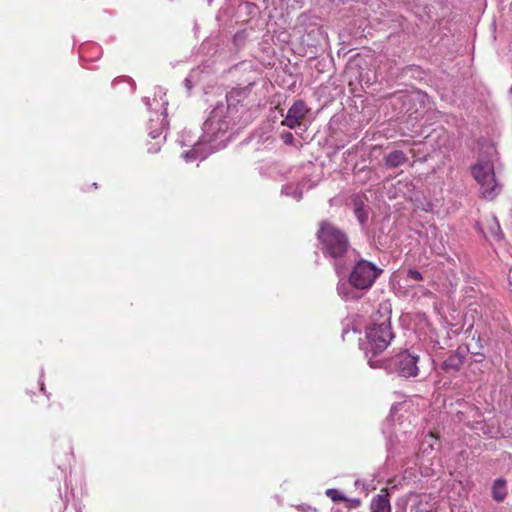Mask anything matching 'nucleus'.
I'll return each instance as SVG.
<instances>
[{
	"label": "nucleus",
	"mask_w": 512,
	"mask_h": 512,
	"mask_svg": "<svg viewBox=\"0 0 512 512\" xmlns=\"http://www.w3.org/2000/svg\"><path fill=\"white\" fill-rule=\"evenodd\" d=\"M381 272V269L377 268L373 263L360 260L354 266L349 276V282L357 289H367L372 286Z\"/></svg>",
	"instance_id": "obj_3"
},
{
	"label": "nucleus",
	"mask_w": 512,
	"mask_h": 512,
	"mask_svg": "<svg viewBox=\"0 0 512 512\" xmlns=\"http://www.w3.org/2000/svg\"><path fill=\"white\" fill-rule=\"evenodd\" d=\"M472 175L481 186L485 198L492 199L495 195L497 183L493 164L490 161H479L472 167Z\"/></svg>",
	"instance_id": "obj_4"
},
{
	"label": "nucleus",
	"mask_w": 512,
	"mask_h": 512,
	"mask_svg": "<svg viewBox=\"0 0 512 512\" xmlns=\"http://www.w3.org/2000/svg\"><path fill=\"white\" fill-rule=\"evenodd\" d=\"M407 278L412 279L414 281H421L423 279L422 274L415 270V269H409L407 272Z\"/></svg>",
	"instance_id": "obj_16"
},
{
	"label": "nucleus",
	"mask_w": 512,
	"mask_h": 512,
	"mask_svg": "<svg viewBox=\"0 0 512 512\" xmlns=\"http://www.w3.org/2000/svg\"><path fill=\"white\" fill-rule=\"evenodd\" d=\"M282 138H283V141H284V143H285V144H287V145H291V144H293L294 136H293V134H292V133L287 132V133H285V134L283 135V137H282Z\"/></svg>",
	"instance_id": "obj_17"
},
{
	"label": "nucleus",
	"mask_w": 512,
	"mask_h": 512,
	"mask_svg": "<svg viewBox=\"0 0 512 512\" xmlns=\"http://www.w3.org/2000/svg\"><path fill=\"white\" fill-rule=\"evenodd\" d=\"M477 356H479V358H477L475 360L476 362H481L484 359V355L483 354H477Z\"/></svg>",
	"instance_id": "obj_18"
},
{
	"label": "nucleus",
	"mask_w": 512,
	"mask_h": 512,
	"mask_svg": "<svg viewBox=\"0 0 512 512\" xmlns=\"http://www.w3.org/2000/svg\"><path fill=\"white\" fill-rule=\"evenodd\" d=\"M408 160L405 153L401 150L391 151L384 157L385 165L388 168H396L403 165Z\"/></svg>",
	"instance_id": "obj_9"
},
{
	"label": "nucleus",
	"mask_w": 512,
	"mask_h": 512,
	"mask_svg": "<svg viewBox=\"0 0 512 512\" xmlns=\"http://www.w3.org/2000/svg\"><path fill=\"white\" fill-rule=\"evenodd\" d=\"M392 338L389 318H385L379 323L373 322L366 330V341L363 343L366 355L370 359L379 355L388 347Z\"/></svg>",
	"instance_id": "obj_2"
},
{
	"label": "nucleus",
	"mask_w": 512,
	"mask_h": 512,
	"mask_svg": "<svg viewBox=\"0 0 512 512\" xmlns=\"http://www.w3.org/2000/svg\"><path fill=\"white\" fill-rule=\"evenodd\" d=\"M437 440L438 437L435 436L432 432H430L422 443L421 453L423 455L430 454L434 450L433 442H436Z\"/></svg>",
	"instance_id": "obj_12"
},
{
	"label": "nucleus",
	"mask_w": 512,
	"mask_h": 512,
	"mask_svg": "<svg viewBox=\"0 0 512 512\" xmlns=\"http://www.w3.org/2000/svg\"><path fill=\"white\" fill-rule=\"evenodd\" d=\"M418 357L408 352L399 353L394 358L395 371L402 377L409 378L418 375Z\"/></svg>",
	"instance_id": "obj_5"
},
{
	"label": "nucleus",
	"mask_w": 512,
	"mask_h": 512,
	"mask_svg": "<svg viewBox=\"0 0 512 512\" xmlns=\"http://www.w3.org/2000/svg\"><path fill=\"white\" fill-rule=\"evenodd\" d=\"M488 229L494 238H496V239L501 238V236H502L501 228L495 218H493L489 221Z\"/></svg>",
	"instance_id": "obj_13"
},
{
	"label": "nucleus",
	"mask_w": 512,
	"mask_h": 512,
	"mask_svg": "<svg viewBox=\"0 0 512 512\" xmlns=\"http://www.w3.org/2000/svg\"><path fill=\"white\" fill-rule=\"evenodd\" d=\"M324 256L339 259L346 256L350 249L348 235L333 223L323 220L316 233Z\"/></svg>",
	"instance_id": "obj_1"
},
{
	"label": "nucleus",
	"mask_w": 512,
	"mask_h": 512,
	"mask_svg": "<svg viewBox=\"0 0 512 512\" xmlns=\"http://www.w3.org/2000/svg\"><path fill=\"white\" fill-rule=\"evenodd\" d=\"M507 496L506 480L499 478L492 486V497L497 502H503Z\"/></svg>",
	"instance_id": "obj_10"
},
{
	"label": "nucleus",
	"mask_w": 512,
	"mask_h": 512,
	"mask_svg": "<svg viewBox=\"0 0 512 512\" xmlns=\"http://www.w3.org/2000/svg\"><path fill=\"white\" fill-rule=\"evenodd\" d=\"M465 362V354L459 350L451 352L441 364V369L446 373L458 372Z\"/></svg>",
	"instance_id": "obj_8"
},
{
	"label": "nucleus",
	"mask_w": 512,
	"mask_h": 512,
	"mask_svg": "<svg viewBox=\"0 0 512 512\" xmlns=\"http://www.w3.org/2000/svg\"><path fill=\"white\" fill-rule=\"evenodd\" d=\"M326 496L329 497L333 502L344 501L346 497L338 489L330 488L325 492Z\"/></svg>",
	"instance_id": "obj_14"
},
{
	"label": "nucleus",
	"mask_w": 512,
	"mask_h": 512,
	"mask_svg": "<svg viewBox=\"0 0 512 512\" xmlns=\"http://www.w3.org/2000/svg\"><path fill=\"white\" fill-rule=\"evenodd\" d=\"M161 133H162V127L160 128L159 131H153V132L149 133V135L151 136V139L154 141L147 142V144H146L147 153L156 154L160 151L162 141L159 139V137H160Z\"/></svg>",
	"instance_id": "obj_11"
},
{
	"label": "nucleus",
	"mask_w": 512,
	"mask_h": 512,
	"mask_svg": "<svg viewBox=\"0 0 512 512\" xmlns=\"http://www.w3.org/2000/svg\"><path fill=\"white\" fill-rule=\"evenodd\" d=\"M308 112L309 108L303 100L295 101L289 108L287 115L281 124L289 127L290 129H295L302 124V121Z\"/></svg>",
	"instance_id": "obj_6"
},
{
	"label": "nucleus",
	"mask_w": 512,
	"mask_h": 512,
	"mask_svg": "<svg viewBox=\"0 0 512 512\" xmlns=\"http://www.w3.org/2000/svg\"><path fill=\"white\" fill-rule=\"evenodd\" d=\"M343 502H345V507L347 509H356V508L360 507L362 504L361 500L358 498H347L346 497V500H344Z\"/></svg>",
	"instance_id": "obj_15"
},
{
	"label": "nucleus",
	"mask_w": 512,
	"mask_h": 512,
	"mask_svg": "<svg viewBox=\"0 0 512 512\" xmlns=\"http://www.w3.org/2000/svg\"><path fill=\"white\" fill-rule=\"evenodd\" d=\"M388 488H382L370 502V512H392Z\"/></svg>",
	"instance_id": "obj_7"
}]
</instances>
